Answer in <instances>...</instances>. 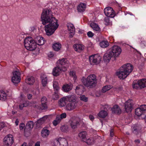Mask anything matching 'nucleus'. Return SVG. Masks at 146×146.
<instances>
[{"mask_svg":"<svg viewBox=\"0 0 146 146\" xmlns=\"http://www.w3.org/2000/svg\"><path fill=\"white\" fill-rule=\"evenodd\" d=\"M41 105L40 106L41 109L42 110H45L47 108V98L45 97H43L41 99Z\"/></svg>","mask_w":146,"mask_h":146,"instance_id":"nucleus-19","label":"nucleus"},{"mask_svg":"<svg viewBox=\"0 0 146 146\" xmlns=\"http://www.w3.org/2000/svg\"><path fill=\"white\" fill-rule=\"evenodd\" d=\"M59 123V122H58V121H57L56 119L54 120L53 122V123L54 125L55 126H56Z\"/></svg>","mask_w":146,"mask_h":146,"instance_id":"nucleus-54","label":"nucleus"},{"mask_svg":"<svg viewBox=\"0 0 146 146\" xmlns=\"http://www.w3.org/2000/svg\"><path fill=\"white\" fill-rule=\"evenodd\" d=\"M56 64L63 70V71H65L69 66V62L66 58H62L58 60Z\"/></svg>","mask_w":146,"mask_h":146,"instance_id":"nucleus-7","label":"nucleus"},{"mask_svg":"<svg viewBox=\"0 0 146 146\" xmlns=\"http://www.w3.org/2000/svg\"><path fill=\"white\" fill-rule=\"evenodd\" d=\"M114 57V55L110 49H108L103 56L104 61L106 62H108L111 58Z\"/></svg>","mask_w":146,"mask_h":146,"instance_id":"nucleus-12","label":"nucleus"},{"mask_svg":"<svg viewBox=\"0 0 146 146\" xmlns=\"http://www.w3.org/2000/svg\"><path fill=\"white\" fill-rule=\"evenodd\" d=\"M5 145L8 146H11L14 142L13 135L10 134L7 135L4 139Z\"/></svg>","mask_w":146,"mask_h":146,"instance_id":"nucleus-15","label":"nucleus"},{"mask_svg":"<svg viewBox=\"0 0 146 146\" xmlns=\"http://www.w3.org/2000/svg\"><path fill=\"white\" fill-rule=\"evenodd\" d=\"M109 17H106L104 19V21L105 22V24L106 25H108L110 24V22Z\"/></svg>","mask_w":146,"mask_h":146,"instance_id":"nucleus-49","label":"nucleus"},{"mask_svg":"<svg viewBox=\"0 0 146 146\" xmlns=\"http://www.w3.org/2000/svg\"><path fill=\"white\" fill-rule=\"evenodd\" d=\"M110 135L111 137H113L114 135L113 130V129H111L110 130Z\"/></svg>","mask_w":146,"mask_h":146,"instance_id":"nucleus-56","label":"nucleus"},{"mask_svg":"<svg viewBox=\"0 0 146 146\" xmlns=\"http://www.w3.org/2000/svg\"><path fill=\"white\" fill-rule=\"evenodd\" d=\"M20 77L13 76L12 78V81L14 84H18L20 81Z\"/></svg>","mask_w":146,"mask_h":146,"instance_id":"nucleus-35","label":"nucleus"},{"mask_svg":"<svg viewBox=\"0 0 146 146\" xmlns=\"http://www.w3.org/2000/svg\"><path fill=\"white\" fill-rule=\"evenodd\" d=\"M46 119V117H44L36 121V124H38L40 125L41 124L45 122Z\"/></svg>","mask_w":146,"mask_h":146,"instance_id":"nucleus-40","label":"nucleus"},{"mask_svg":"<svg viewBox=\"0 0 146 146\" xmlns=\"http://www.w3.org/2000/svg\"><path fill=\"white\" fill-rule=\"evenodd\" d=\"M104 11L105 15L108 17L113 18L115 16L114 11L110 7L106 8L104 9Z\"/></svg>","mask_w":146,"mask_h":146,"instance_id":"nucleus-13","label":"nucleus"},{"mask_svg":"<svg viewBox=\"0 0 146 146\" xmlns=\"http://www.w3.org/2000/svg\"><path fill=\"white\" fill-rule=\"evenodd\" d=\"M56 119L57 121H58V122H60L61 121L62 119L60 116H58L56 117Z\"/></svg>","mask_w":146,"mask_h":146,"instance_id":"nucleus-55","label":"nucleus"},{"mask_svg":"<svg viewBox=\"0 0 146 146\" xmlns=\"http://www.w3.org/2000/svg\"><path fill=\"white\" fill-rule=\"evenodd\" d=\"M35 146H40V142L38 141L35 144Z\"/></svg>","mask_w":146,"mask_h":146,"instance_id":"nucleus-61","label":"nucleus"},{"mask_svg":"<svg viewBox=\"0 0 146 146\" xmlns=\"http://www.w3.org/2000/svg\"><path fill=\"white\" fill-rule=\"evenodd\" d=\"M53 87L55 91H58L59 89V87L58 82L56 81H54L53 83Z\"/></svg>","mask_w":146,"mask_h":146,"instance_id":"nucleus-39","label":"nucleus"},{"mask_svg":"<svg viewBox=\"0 0 146 146\" xmlns=\"http://www.w3.org/2000/svg\"><path fill=\"white\" fill-rule=\"evenodd\" d=\"M109 45L108 41L106 40H104L100 43V46L102 48H105L107 47Z\"/></svg>","mask_w":146,"mask_h":146,"instance_id":"nucleus-27","label":"nucleus"},{"mask_svg":"<svg viewBox=\"0 0 146 146\" xmlns=\"http://www.w3.org/2000/svg\"><path fill=\"white\" fill-rule=\"evenodd\" d=\"M112 112L113 113L117 114H120L121 111L119 106L117 105L114 106L111 108Z\"/></svg>","mask_w":146,"mask_h":146,"instance_id":"nucleus-24","label":"nucleus"},{"mask_svg":"<svg viewBox=\"0 0 146 146\" xmlns=\"http://www.w3.org/2000/svg\"><path fill=\"white\" fill-rule=\"evenodd\" d=\"M48 56L49 57H52L54 56V54L53 53L51 52H50L48 54Z\"/></svg>","mask_w":146,"mask_h":146,"instance_id":"nucleus-59","label":"nucleus"},{"mask_svg":"<svg viewBox=\"0 0 146 146\" xmlns=\"http://www.w3.org/2000/svg\"><path fill=\"white\" fill-rule=\"evenodd\" d=\"M24 45L27 50L30 51L34 50L37 47L34 40L31 36L25 38L24 41Z\"/></svg>","mask_w":146,"mask_h":146,"instance_id":"nucleus-4","label":"nucleus"},{"mask_svg":"<svg viewBox=\"0 0 146 146\" xmlns=\"http://www.w3.org/2000/svg\"><path fill=\"white\" fill-rule=\"evenodd\" d=\"M19 123V121L18 119H17L15 121V123L16 125H18Z\"/></svg>","mask_w":146,"mask_h":146,"instance_id":"nucleus-63","label":"nucleus"},{"mask_svg":"<svg viewBox=\"0 0 146 146\" xmlns=\"http://www.w3.org/2000/svg\"><path fill=\"white\" fill-rule=\"evenodd\" d=\"M110 49L114 55V58L118 57L120 54L121 52V48L117 45H114Z\"/></svg>","mask_w":146,"mask_h":146,"instance_id":"nucleus-11","label":"nucleus"},{"mask_svg":"<svg viewBox=\"0 0 146 146\" xmlns=\"http://www.w3.org/2000/svg\"><path fill=\"white\" fill-rule=\"evenodd\" d=\"M83 86L81 85L76 86L75 89L76 93L78 94H82L83 91Z\"/></svg>","mask_w":146,"mask_h":146,"instance_id":"nucleus-30","label":"nucleus"},{"mask_svg":"<svg viewBox=\"0 0 146 146\" xmlns=\"http://www.w3.org/2000/svg\"><path fill=\"white\" fill-rule=\"evenodd\" d=\"M28 98L29 99H31L32 98V95L31 94H28L27 95Z\"/></svg>","mask_w":146,"mask_h":146,"instance_id":"nucleus-57","label":"nucleus"},{"mask_svg":"<svg viewBox=\"0 0 146 146\" xmlns=\"http://www.w3.org/2000/svg\"><path fill=\"white\" fill-rule=\"evenodd\" d=\"M84 142H86L87 144L88 145H91L93 143V141L92 140L88 139H86V141H84Z\"/></svg>","mask_w":146,"mask_h":146,"instance_id":"nucleus-48","label":"nucleus"},{"mask_svg":"<svg viewBox=\"0 0 146 146\" xmlns=\"http://www.w3.org/2000/svg\"><path fill=\"white\" fill-rule=\"evenodd\" d=\"M62 71H63V70L57 64L56 66L53 69L52 74L54 76H57L60 75Z\"/></svg>","mask_w":146,"mask_h":146,"instance_id":"nucleus-17","label":"nucleus"},{"mask_svg":"<svg viewBox=\"0 0 146 146\" xmlns=\"http://www.w3.org/2000/svg\"><path fill=\"white\" fill-rule=\"evenodd\" d=\"M89 118L92 121H93L94 119V117L92 115H89Z\"/></svg>","mask_w":146,"mask_h":146,"instance_id":"nucleus-60","label":"nucleus"},{"mask_svg":"<svg viewBox=\"0 0 146 146\" xmlns=\"http://www.w3.org/2000/svg\"><path fill=\"white\" fill-rule=\"evenodd\" d=\"M102 57L98 54L92 55L89 57V60L90 64H97L99 63L101 61Z\"/></svg>","mask_w":146,"mask_h":146,"instance_id":"nucleus-9","label":"nucleus"},{"mask_svg":"<svg viewBox=\"0 0 146 146\" xmlns=\"http://www.w3.org/2000/svg\"><path fill=\"white\" fill-rule=\"evenodd\" d=\"M132 131L133 133L135 134H137L139 132L138 126L136 125H133Z\"/></svg>","mask_w":146,"mask_h":146,"instance_id":"nucleus-37","label":"nucleus"},{"mask_svg":"<svg viewBox=\"0 0 146 146\" xmlns=\"http://www.w3.org/2000/svg\"><path fill=\"white\" fill-rule=\"evenodd\" d=\"M135 114L138 116H141L143 113L139 108H137L135 110Z\"/></svg>","mask_w":146,"mask_h":146,"instance_id":"nucleus-41","label":"nucleus"},{"mask_svg":"<svg viewBox=\"0 0 146 146\" xmlns=\"http://www.w3.org/2000/svg\"><path fill=\"white\" fill-rule=\"evenodd\" d=\"M68 102H69L66 106V110L68 111H71L75 109L77 105V98L74 95H69L67 98Z\"/></svg>","mask_w":146,"mask_h":146,"instance_id":"nucleus-5","label":"nucleus"},{"mask_svg":"<svg viewBox=\"0 0 146 146\" xmlns=\"http://www.w3.org/2000/svg\"><path fill=\"white\" fill-rule=\"evenodd\" d=\"M68 97H69V95L62 98L59 100V103L60 106L62 107L65 106V101H68L67 97L68 98Z\"/></svg>","mask_w":146,"mask_h":146,"instance_id":"nucleus-28","label":"nucleus"},{"mask_svg":"<svg viewBox=\"0 0 146 146\" xmlns=\"http://www.w3.org/2000/svg\"><path fill=\"white\" fill-rule=\"evenodd\" d=\"M90 26L93 29L97 31H100V28L98 25L94 23H91L90 24Z\"/></svg>","mask_w":146,"mask_h":146,"instance_id":"nucleus-32","label":"nucleus"},{"mask_svg":"<svg viewBox=\"0 0 146 146\" xmlns=\"http://www.w3.org/2000/svg\"><path fill=\"white\" fill-rule=\"evenodd\" d=\"M42 83L43 86H45L47 83V76L43 74L41 76Z\"/></svg>","mask_w":146,"mask_h":146,"instance_id":"nucleus-29","label":"nucleus"},{"mask_svg":"<svg viewBox=\"0 0 146 146\" xmlns=\"http://www.w3.org/2000/svg\"><path fill=\"white\" fill-rule=\"evenodd\" d=\"M26 83L29 85H33L35 82L34 78L33 76H27L25 79Z\"/></svg>","mask_w":146,"mask_h":146,"instance_id":"nucleus-25","label":"nucleus"},{"mask_svg":"<svg viewBox=\"0 0 146 146\" xmlns=\"http://www.w3.org/2000/svg\"><path fill=\"white\" fill-rule=\"evenodd\" d=\"M66 113H63L61 114L60 116L62 119L63 118H66Z\"/></svg>","mask_w":146,"mask_h":146,"instance_id":"nucleus-51","label":"nucleus"},{"mask_svg":"<svg viewBox=\"0 0 146 146\" xmlns=\"http://www.w3.org/2000/svg\"><path fill=\"white\" fill-rule=\"evenodd\" d=\"M35 42L36 43L39 45H42L44 44L46 41L44 38L40 36H36L34 38Z\"/></svg>","mask_w":146,"mask_h":146,"instance_id":"nucleus-16","label":"nucleus"},{"mask_svg":"<svg viewBox=\"0 0 146 146\" xmlns=\"http://www.w3.org/2000/svg\"><path fill=\"white\" fill-rule=\"evenodd\" d=\"M73 87V85L71 83H70L64 85L62 87V88L64 92H67L72 90Z\"/></svg>","mask_w":146,"mask_h":146,"instance_id":"nucleus-22","label":"nucleus"},{"mask_svg":"<svg viewBox=\"0 0 146 146\" xmlns=\"http://www.w3.org/2000/svg\"><path fill=\"white\" fill-rule=\"evenodd\" d=\"M50 131L46 127H44L41 131V135L44 138L47 137L49 135Z\"/></svg>","mask_w":146,"mask_h":146,"instance_id":"nucleus-23","label":"nucleus"},{"mask_svg":"<svg viewBox=\"0 0 146 146\" xmlns=\"http://www.w3.org/2000/svg\"><path fill=\"white\" fill-rule=\"evenodd\" d=\"M133 88L135 89H140L146 87V79L139 80L137 82H133Z\"/></svg>","mask_w":146,"mask_h":146,"instance_id":"nucleus-6","label":"nucleus"},{"mask_svg":"<svg viewBox=\"0 0 146 146\" xmlns=\"http://www.w3.org/2000/svg\"><path fill=\"white\" fill-rule=\"evenodd\" d=\"M4 127V125H2V123H0V131Z\"/></svg>","mask_w":146,"mask_h":146,"instance_id":"nucleus-64","label":"nucleus"},{"mask_svg":"<svg viewBox=\"0 0 146 146\" xmlns=\"http://www.w3.org/2000/svg\"><path fill=\"white\" fill-rule=\"evenodd\" d=\"M73 47L74 50L78 52H81L84 48V46L80 44H75Z\"/></svg>","mask_w":146,"mask_h":146,"instance_id":"nucleus-20","label":"nucleus"},{"mask_svg":"<svg viewBox=\"0 0 146 146\" xmlns=\"http://www.w3.org/2000/svg\"><path fill=\"white\" fill-rule=\"evenodd\" d=\"M13 76L16 77H20V73L19 71H15L13 72Z\"/></svg>","mask_w":146,"mask_h":146,"instance_id":"nucleus-43","label":"nucleus"},{"mask_svg":"<svg viewBox=\"0 0 146 146\" xmlns=\"http://www.w3.org/2000/svg\"><path fill=\"white\" fill-rule=\"evenodd\" d=\"M80 98L81 100L84 102H86L88 101V98L86 97L84 95L81 96L80 97Z\"/></svg>","mask_w":146,"mask_h":146,"instance_id":"nucleus-47","label":"nucleus"},{"mask_svg":"<svg viewBox=\"0 0 146 146\" xmlns=\"http://www.w3.org/2000/svg\"><path fill=\"white\" fill-rule=\"evenodd\" d=\"M87 133L86 131H83L79 133L78 134L79 137L83 141H86Z\"/></svg>","mask_w":146,"mask_h":146,"instance_id":"nucleus-26","label":"nucleus"},{"mask_svg":"<svg viewBox=\"0 0 146 146\" xmlns=\"http://www.w3.org/2000/svg\"><path fill=\"white\" fill-rule=\"evenodd\" d=\"M133 101L129 100H127L125 104V108L126 111L128 113L131 112L133 109Z\"/></svg>","mask_w":146,"mask_h":146,"instance_id":"nucleus-14","label":"nucleus"},{"mask_svg":"<svg viewBox=\"0 0 146 146\" xmlns=\"http://www.w3.org/2000/svg\"><path fill=\"white\" fill-rule=\"evenodd\" d=\"M58 91H55L54 94H53L52 98L54 100H56L59 98V95H58Z\"/></svg>","mask_w":146,"mask_h":146,"instance_id":"nucleus-46","label":"nucleus"},{"mask_svg":"<svg viewBox=\"0 0 146 146\" xmlns=\"http://www.w3.org/2000/svg\"><path fill=\"white\" fill-rule=\"evenodd\" d=\"M33 122L32 121H30L27 124L25 129L27 128L29 130H31L33 127Z\"/></svg>","mask_w":146,"mask_h":146,"instance_id":"nucleus-33","label":"nucleus"},{"mask_svg":"<svg viewBox=\"0 0 146 146\" xmlns=\"http://www.w3.org/2000/svg\"><path fill=\"white\" fill-rule=\"evenodd\" d=\"M133 68L132 65L127 63L121 66L116 72V74L119 79H124L132 72Z\"/></svg>","mask_w":146,"mask_h":146,"instance_id":"nucleus-2","label":"nucleus"},{"mask_svg":"<svg viewBox=\"0 0 146 146\" xmlns=\"http://www.w3.org/2000/svg\"><path fill=\"white\" fill-rule=\"evenodd\" d=\"M80 118L77 117H74L71 118L69 121L71 127L72 129H75L80 125Z\"/></svg>","mask_w":146,"mask_h":146,"instance_id":"nucleus-8","label":"nucleus"},{"mask_svg":"<svg viewBox=\"0 0 146 146\" xmlns=\"http://www.w3.org/2000/svg\"><path fill=\"white\" fill-rule=\"evenodd\" d=\"M7 98V96L5 92L3 90L0 91V100L3 101L5 100Z\"/></svg>","mask_w":146,"mask_h":146,"instance_id":"nucleus-31","label":"nucleus"},{"mask_svg":"<svg viewBox=\"0 0 146 146\" xmlns=\"http://www.w3.org/2000/svg\"><path fill=\"white\" fill-rule=\"evenodd\" d=\"M82 80L86 87L90 88L95 87L97 84L96 76L94 74H90L86 78L82 79Z\"/></svg>","mask_w":146,"mask_h":146,"instance_id":"nucleus-3","label":"nucleus"},{"mask_svg":"<svg viewBox=\"0 0 146 146\" xmlns=\"http://www.w3.org/2000/svg\"><path fill=\"white\" fill-rule=\"evenodd\" d=\"M68 30L69 31H75V29L74 25L71 23H68L67 25Z\"/></svg>","mask_w":146,"mask_h":146,"instance_id":"nucleus-36","label":"nucleus"},{"mask_svg":"<svg viewBox=\"0 0 146 146\" xmlns=\"http://www.w3.org/2000/svg\"><path fill=\"white\" fill-rule=\"evenodd\" d=\"M87 35L89 37H92L94 35V34L90 31L87 33Z\"/></svg>","mask_w":146,"mask_h":146,"instance_id":"nucleus-50","label":"nucleus"},{"mask_svg":"<svg viewBox=\"0 0 146 146\" xmlns=\"http://www.w3.org/2000/svg\"><path fill=\"white\" fill-rule=\"evenodd\" d=\"M86 4L81 3L77 7V9L78 11L80 12H83L84 11L86 8Z\"/></svg>","mask_w":146,"mask_h":146,"instance_id":"nucleus-21","label":"nucleus"},{"mask_svg":"<svg viewBox=\"0 0 146 146\" xmlns=\"http://www.w3.org/2000/svg\"><path fill=\"white\" fill-rule=\"evenodd\" d=\"M69 74L70 76L73 77L74 79L75 80L76 78L75 72L73 71H70Z\"/></svg>","mask_w":146,"mask_h":146,"instance_id":"nucleus-44","label":"nucleus"},{"mask_svg":"<svg viewBox=\"0 0 146 146\" xmlns=\"http://www.w3.org/2000/svg\"><path fill=\"white\" fill-rule=\"evenodd\" d=\"M60 129L62 131L65 132L68 131V127L67 125H63L60 127Z\"/></svg>","mask_w":146,"mask_h":146,"instance_id":"nucleus-42","label":"nucleus"},{"mask_svg":"<svg viewBox=\"0 0 146 146\" xmlns=\"http://www.w3.org/2000/svg\"><path fill=\"white\" fill-rule=\"evenodd\" d=\"M25 126V125L23 123H21L20 124L19 128L21 130L23 129Z\"/></svg>","mask_w":146,"mask_h":146,"instance_id":"nucleus-53","label":"nucleus"},{"mask_svg":"<svg viewBox=\"0 0 146 146\" xmlns=\"http://www.w3.org/2000/svg\"><path fill=\"white\" fill-rule=\"evenodd\" d=\"M143 113H146V105H142L139 107Z\"/></svg>","mask_w":146,"mask_h":146,"instance_id":"nucleus-45","label":"nucleus"},{"mask_svg":"<svg viewBox=\"0 0 146 146\" xmlns=\"http://www.w3.org/2000/svg\"><path fill=\"white\" fill-rule=\"evenodd\" d=\"M70 32L69 33V37L70 38H72L74 35L75 31L72 32V31H70Z\"/></svg>","mask_w":146,"mask_h":146,"instance_id":"nucleus-52","label":"nucleus"},{"mask_svg":"<svg viewBox=\"0 0 146 146\" xmlns=\"http://www.w3.org/2000/svg\"><path fill=\"white\" fill-rule=\"evenodd\" d=\"M107 107L109 109L110 107L108 105H106L104 108V110L100 111L98 114V115L102 118H104L108 115V113L107 111L105 110V108Z\"/></svg>","mask_w":146,"mask_h":146,"instance_id":"nucleus-18","label":"nucleus"},{"mask_svg":"<svg viewBox=\"0 0 146 146\" xmlns=\"http://www.w3.org/2000/svg\"><path fill=\"white\" fill-rule=\"evenodd\" d=\"M41 19L47 35H52L58 26L57 20L53 16L50 10L45 9L43 11L41 15Z\"/></svg>","mask_w":146,"mask_h":146,"instance_id":"nucleus-1","label":"nucleus"},{"mask_svg":"<svg viewBox=\"0 0 146 146\" xmlns=\"http://www.w3.org/2000/svg\"><path fill=\"white\" fill-rule=\"evenodd\" d=\"M54 146H68L67 140L65 138H59L55 139L54 142Z\"/></svg>","mask_w":146,"mask_h":146,"instance_id":"nucleus-10","label":"nucleus"},{"mask_svg":"<svg viewBox=\"0 0 146 146\" xmlns=\"http://www.w3.org/2000/svg\"><path fill=\"white\" fill-rule=\"evenodd\" d=\"M112 86L111 85H106L104 86L102 88V91L103 93H105L107 91L109 90L112 88Z\"/></svg>","mask_w":146,"mask_h":146,"instance_id":"nucleus-38","label":"nucleus"},{"mask_svg":"<svg viewBox=\"0 0 146 146\" xmlns=\"http://www.w3.org/2000/svg\"><path fill=\"white\" fill-rule=\"evenodd\" d=\"M26 106H25L24 104L23 103L19 105V108L21 110H22L23 107Z\"/></svg>","mask_w":146,"mask_h":146,"instance_id":"nucleus-58","label":"nucleus"},{"mask_svg":"<svg viewBox=\"0 0 146 146\" xmlns=\"http://www.w3.org/2000/svg\"><path fill=\"white\" fill-rule=\"evenodd\" d=\"M135 142L136 143L138 144L140 142V141L139 139H137L135 140Z\"/></svg>","mask_w":146,"mask_h":146,"instance_id":"nucleus-62","label":"nucleus"},{"mask_svg":"<svg viewBox=\"0 0 146 146\" xmlns=\"http://www.w3.org/2000/svg\"><path fill=\"white\" fill-rule=\"evenodd\" d=\"M53 48L54 50L58 51L59 50L61 47V44L59 43H56L53 45Z\"/></svg>","mask_w":146,"mask_h":146,"instance_id":"nucleus-34","label":"nucleus"}]
</instances>
